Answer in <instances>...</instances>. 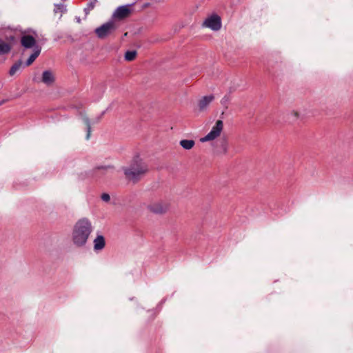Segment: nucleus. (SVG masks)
<instances>
[{
    "label": "nucleus",
    "mask_w": 353,
    "mask_h": 353,
    "mask_svg": "<svg viewBox=\"0 0 353 353\" xmlns=\"http://www.w3.org/2000/svg\"><path fill=\"white\" fill-rule=\"evenodd\" d=\"M93 228L90 221L87 218L78 220L73 226L71 240L77 248L84 247L92 232Z\"/></svg>",
    "instance_id": "obj_1"
},
{
    "label": "nucleus",
    "mask_w": 353,
    "mask_h": 353,
    "mask_svg": "<svg viewBox=\"0 0 353 353\" xmlns=\"http://www.w3.org/2000/svg\"><path fill=\"white\" fill-rule=\"evenodd\" d=\"M122 170L127 179L137 182L148 171L147 164L139 157H136L129 166L123 167Z\"/></svg>",
    "instance_id": "obj_2"
},
{
    "label": "nucleus",
    "mask_w": 353,
    "mask_h": 353,
    "mask_svg": "<svg viewBox=\"0 0 353 353\" xmlns=\"http://www.w3.org/2000/svg\"><path fill=\"white\" fill-rule=\"evenodd\" d=\"M119 26V22L110 19L94 30V33L100 39H104L115 32Z\"/></svg>",
    "instance_id": "obj_3"
},
{
    "label": "nucleus",
    "mask_w": 353,
    "mask_h": 353,
    "mask_svg": "<svg viewBox=\"0 0 353 353\" xmlns=\"http://www.w3.org/2000/svg\"><path fill=\"white\" fill-rule=\"evenodd\" d=\"M223 130V122L222 120H217L209 133L200 139L202 143L213 141L218 138Z\"/></svg>",
    "instance_id": "obj_4"
},
{
    "label": "nucleus",
    "mask_w": 353,
    "mask_h": 353,
    "mask_svg": "<svg viewBox=\"0 0 353 353\" xmlns=\"http://www.w3.org/2000/svg\"><path fill=\"white\" fill-rule=\"evenodd\" d=\"M203 26L208 28L214 31H218L221 28V17L216 14H212L205 19L203 23Z\"/></svg>",
    "instance_id": "obj_5"
},
{
    "label": "nucleus",
    "mask_w": 353,
    "mask_h": 353,
    "mask_svg": "<svg viewBox=\"0 0 353 353\" xmlns=\"http://www.w3.org/2000/svg\"><path fill=\"white\" fill-rule=\"evenodd\" d=\"M169 208V205L162 201H154L148 205L147 208L151 212L157 214H165Z\"/></svg>",
    "instance_id": "obj_6"
},
{
    "label": "nucleus",
    "mask_w": 353,
    "mask_h": 353,
    "mask_svg": "<svg viewBox=\"0 0 353 353\" xmlns=\"http://www.w3.org/2000/svg\"><path fill=\"white\" fill-rule=\"evenodd\" d=\"M130 13V10L128 6H121L115 10L111 19H114L118 22V20H121L126 18Z\"/></svg>",
    "instance_id": "obj_7"
},
{
    "label": "nucleus",
    "mask_w": 353,
    "mask_h": 353,
    "mask_svg": "<svg viewBox=\"0 0 353 353\" xmlns=\"http://www.w3.org/2000/svg\"><path fill=\"white\" fill-rule=\"evenodd\" d=\"M54 74L51 70H45L42 73L41 82L47 85H50L54 82Z\"/></svg>",
    "instance_id": "obj_8"
},
{
    "label": "nucleus",
    "mask_w": 353,
    "mask_h": 353,
    "mask_svg": "<svg viewBox=\"0 0 353 353\" xmlns=\"http://www.w3.org/2000/svg\"><path fill=\"white\" fill-rule=\"evenodd\" d=\"M214 99L212 94L205 96L199 101L198 105L200 111H204L207 109L209 104Z\"/></svg>",
    "instance_id": "obj_9"
},
{
    "label": "nucleus",
    "mask_w": 353,
    "mask_h": 353,
    "mask_svg": "<svg viewBox=\"0 0 353 353\" xmlns=\"http://www.w3.org/2000/svg\"><path fill=\"white\" fill-rule=\"evenodd\" d=\"M21 45L26 48H31L36 43V40L32 36L24 35L21 39Z\"/></svg>",
    "instance_id": "obj_10"
},
{
    "label": "nucleus",
    "mask_w": 353,
    "mask_h": 353,
    "mask_svg": "<svg viewBox=\"0 0 353 353\" xmlns=\"http://www.w3.org/2000/svg\"><path fill=\"white\" fill-rule=\"evenodd\" d=\"M228 150V143L225 138H223L219 141V146L216 150L217 154H225Z\"/></svg>",
    "instance_id": "obj_11"
},
{
    "label": "nucleus",
    "mask_w": 353,
    "mask_h": 353,
    "mask_svg": "<svg viewBox=\"0 0 353 353\" xmlns=\"http://www.w3.org/2000/svg\"><path fill=\"white\" fill-rule=\"evenodd\" d=\"M94 250L95 251L101 250L104 248L105 242L102 235H98L94 240Z\"/></svg>",
    "instance_id": "obj_12"
},
{
    "label": "nucleus",
    "mask_w": 353,
    "mask_h": 353,
    "mask_svg": "<svg viewBox=\"0 0 353 353\" xmlns=\"http://www.w3.org/2000/svg\"><path fill=\"white\" fill-rule=\"evenodd\" d=\"M40 52H41V49L37 48V49L34 50V52L27 59V61L26 62V65H27V66L30 65L34 61V60L39 57Z\"/></svg>",
    "instance_id": "obj_13"
},
{
    "label": "nucleus",
    "mask_w": 353,
    "mask_h": 353,
    "mask_svg": "<svg viewBox=\"0 0 353 353\" xmlns=\"http://www.w3.org/2000/svg\"><path fill=\"white\" fill-rule=\"evenodd\" d=\"M194 144L195 143L193 140L183 139L180 141V145L185 150L192 149Z\"/></svg>",
    "instance_id": "obj_14"
},
{
    "label": "nucleus",
    "mask_w": 353,
    "mask_h": 353,
    "mask_svg": "<svg viewBox=\"0 0 353 353\" xmlns=\"http://www.w3.org/2000/svg\"><path fill=\"white\" fill-rule=\"evenodd\" d=\"M23 63L21 60L17 61L11 67L9 71V74L10 76L14 75L17 72H18L22 68Z\"/></svg>",
    "instance_id": "obj_15"
},
{
    "label": "nucleus",
    "mask_w": 353,
    "mask_h": 353,
    "mask_svg": "<svg viewBox=\"0 0 353 353\" xmlns=\"http://www.w3.org/2000/svg\"><path fill=\"white\" fill-rule=\"evenodd\" d=\"M11 50V46L5 42L0 43V55L8 54Z\"/></svg>",
    "instance_id": "obj_16"
},
{
    "label": "nucleus",
    "mask_w": 353,
    "mask_h": 353,
    "mask_svg": "<svg viewBox=\"0 0 353 353\" xmlns=\"http://www.w3.org/2000/svg\"><path fill=\"white\" fill-rule=\"evenodd\" d=\"M299 113L297 111L292 110L288 114V119L290 122H295L299 118Z\"/></svg>",
    "instance_id": "obj_17"
},
{
    "label": "nucleus",
    "mask_w": 353,
    "mask_h": 353,
    "mask_svg": "<svg viewBox=\"0 0 353 353\" xmlns=\"http://www.w3.org/2000/svg\"><path fill=\"white\" fill-rule=\"evenodd\" d=\"M82 120L83 123L87 126V134H86V139L88 140L90 137V132H91V127H90V122L89 119L85 116H82Z\"/></svg>",
    "instance_id": "obj_18"
},
{
    "label": "nucleus",
    "mask_w": 353,
    "mask_h": 353,
    "mask_svg": "<svg viewBox=\"0 0 353 353\" xmlns=\"http://www.w3.org/2000/svg\"><path fill=\"white\" fill-rule=\"evenodd\" d=\"M137 56L135 50H128L125 54V59L128 61H133Z\"/></svg>",
    "instance_id": "obj_19"
},
{
    "label": "nucleus",
    "mask_w": 353,
    "mask_h": 353,
    "mask_svg": "<svg viewBox=\"0 0 353 353\" xmlns=\"http://www.w3.org/2000/svg\"><path fill=\"white\" fill-rule=\"evenodd\" d=\"M65 11H66L65 6L63 4L59 3V4L54 5V13H58V12L63 13Z\"/></svg>",
    "instance_id": "obj_20"
},
{
    "label": "nucleus",
    "mask_w": 353,
    "mask_h": 353,
    "mask_svg": "<svg viewBox=\"0 0 353 353\" xmlns=\"http://www.w3.org/2000/svg\"><path fill=\"white\" fill-rule=\"evenodd\" d=\"M97 1V0H90L87 6V8H85V12L88 13V12L92 10L94 8Z\"/></svg>",
    "instance_id": "obj_21"
},
{
    "label": "nucleus",
    "mask_w": 353,
    "mask_h": 353,
    "mask_svg": "<svg viewBox=\"0 0 353 353\" xmlns=\"http://www.w3.org/2000/svg\"><path fill=\"white\" fill-rule=\"evenodd\" d=\"M229 101H230V97L228 96V95H225L221 100V103L223 105L225 106V108H227V105H228Z\"/></svg>",
    "instance_id": "obj_22"
},
{
    "label": "nucleus",
    "mask_w": 353,
    "mask_h": 353,
    "mask_svg": "<svg viewBox=\"0 0 353 353\" xmlns=\"http://www.w3.org/2000/svg\"><path fill=\"white\" fill-rule=\"evenodd\" d=\"M101 198L105 202H108L110 200V196L107 193L102 194Z\"/></svg>",
    "instance_id": "obj_23"
},
{
    "label": "nucleus",
    "mask_w": 353,
    "mask_h": 353,
    "mask_svg": "<svg viewBox=\"0 0 353 353\" xmlns=\"http://www.w3.org/2000/svg\"><path fill=\"white\" fill-rule=\"evenodd\" d=\"M108 168H110V167H105H105H102V168H99L98 169L99 170H101H101H107Z\"/></svg>",
    "instance_id": "obj_24"
},
{
    "label": "nucleus",
    "mask_w": 353,
    "mask_h": 353,
    "mask_svg": "<svg viewBox=\"0 0 353 353\" xmlns=\"http://www.w3.org/2000/svg\"><path fill=\"white\" fill-rule=\"evenodd\" d=\"M4 103V101H2L0 102V105H2Z\"/></svg>",
    "instance_id": "obj_25"
}]
</instances>
